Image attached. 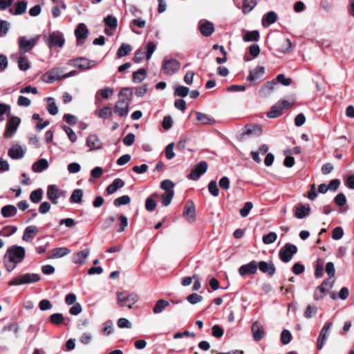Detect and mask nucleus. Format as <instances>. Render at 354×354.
<instances>
[{
	"instance_id": "nucleus-61",
	"label": "nucleus",
	"mask_w": 354,
	"mask_h": 354,
	"mask_svg": "<svg viewBox=\"0 0 354 354\" xmlns=\"http://www.w3.org/2000/svg\"><path fill=\"white\" fill-rule=\"evenodd\" d=\"M344 230L342 227H336L332 231V238L334 240H339L342 238Z\"/></svg>"
},
{
	"instance_id": "nucleus-28",
	"label": "nucleus",
	"mask_w": 354,
	"mask_h": 354,
	"mask_svg": "<svg viewBox=\"0 0 354 354\" xmlns=\"http://www.w3.org/2000/svg\"><path fill=\"white\" fill-rule=\"evenodd\" d=\"M260 53L259 46H250L248 52L243 55L244 62H250L256 58Z\"/></svg>"
},
{
	"instance_id": "nucleus-36",
	"label": "nucleus",
	"mask_w": 354,
	"mask_h": 354,
	"mask_svg": "<svg viewBox=\"0 0 354 354\" xmlns=\"http://www.w3.org/2000/svg\"><path fill=\"white\" fill-rule=\"evenodd\" d=\"M327 293L328 290L326 288L320 285L317 286L314 290L313 298L316 301L323 299Z\"/></svg>"
},
{
	"instance_id": "nucleus-17",
	"label": "nucleus",
	"mask_w": 354,
	"mask_h": 354,
	"mask_svg": "<svg viewBox=\"0 0 354 354\" xmlns=\"http://www.w3.org/2000/svg\"><path fill=\"white\" fill-rule=\"evenodd\" d=\"M27 9V1L25 0L17 1L12 8H10L9 12L15 15L24 14Z\"/></svg>"
},
{
	"instance_id": "nucleus-2",
	"label": "nucleus",
	"mask_w": 354,
	"mask_h": 354,
	"mask_svg": "<svg viewBox=\"0 0 354 354\" xmlns=\"http://www.w3.org/2000/svg\"><path fill=\"white\" fill-rule=\"evenodd\" d=\"M133 91L131 88H124L119 93V100L117 102L115 107V111L120 116H124L127 114L129 111V105L130 99L129 95H131Z\"/></svg>"
},
{
	"instance_id": "nucleus-44",
	"label": "nucleus",
	"mask_w": 354,
	"mask_h": 354,
	"mask_svg": "<svg viewBox=\"0 0 354 354\" xmlns=\"http://www.w3.org/2000/svg\"><path fill=\"white\" fill-rule=\"evenodd\" d=\"M47 102H48V106H47L48 112L52 115H56L58 113V108H57V106L56 105L54 98L48 97Z\"/></svg>"
},
{
	"instance_id": "nucleus-45",
	"label": "nucleus",
	"mask_w": 354,
	"mask_h": 354,
	"mask_svg": "<svg viewBox=\"0 0 354 354\" xmlns=\"http://www.w3.org/2000/svg\"><path fill=\"white\" fill-rule=\"evenodd\" d=\"M18 67L21 71H26L30 68V63L26 56H21L17 61Z\"/></svg>"
},
{
	"instance_id": "nucleus-10",
	"label": "nucleus",
	"mask_w": 354,
	"mask_h": 354,
	"mask_svg": "<svg viewBox=\"0 0 354 354\" xmlns=\"http://www.w3.org/2000/svg\"><path fill=\"white\" fill-rule=\"evenodd\" d=\"M332 326L333 323L331 322H327L322 328L317 338V346L318 350H321L324 347L329 336Z\"/></svg>"
},
{
	"instance_id": "nucleus-54",
	"label": "nucleus",
	"mask_w": 354,
	"mask_h": 354,
	"mask_svg": "<svg viewBox=\"0 0 354 354\" xmlns=\"http://www.w3.org/2000/svg\"><path fill=\"white\" fill-rule=\"evenodd\" d=\"M104 24L106 27H109L111 28H116L118 21L117 19L113 16L109 15L106 18H104Z\"/></svg>"
},
{
	"instance_id": "nucleus-11",
	"label": "nucleus",
	"mask_w": 354,
	"mask_h": 354,
	"mask_svg": "<svg viewBox=\"0 0 354 354\" xmlns=\"http://www.w3.org/2000/svg\"><path fill=\"white\" fill-rule=\"evenodd\" d=\"M77 74L75 71H72L65 75H60L57 69H53L46 73L44 75L45 81L48 83H53L62 77H69Z\"/></svg>"
},
{
	"instance_id": "nucleus-47",
	"label": "nucleus",
	"mask_w": 354,
	"mask_h": 354,
	"mask_svg": "<svg viewBox=\"0 0 354 354\" xmlns=\"http://www.w3.org/2000/svg\"><path fill=\"white\" fill-rule=\"evenodd\" d=\"M147 77V71L145 68H140L137 71H134V82L140 83Z\"/></svg>"
},
{
	"instance_id": "nucleus-64",
	"label": "nucleus",
	"mask_w": 354,
	"mask_h": 354,
	"mask_svg": "<svg viewBox=\"0 0 354 354\" xmlns=\"http://www.w3.org/2000/svg\"><path fill=\"white\" fill-rule=\"evenodd\" d=\"M156 207V202L151 197H148L145 201V208L149 212L153 211Z\"/></svg>"
},
{
	"instance_id": "nucleus-59",
	"label": "nucleus",
	"mask_w": 354,
	"mask_h": 354,
	"mask_svg": "<svg viewBox=\"0 0 354 354\" xmlns=\"http://www.w3.org/2000/svg\"><path fill=\"white\" fill-rule=\"evenodd\" d=\"M174 143H169L165 148V157L168 160H171L175 156V153L174 152Z\"/></svg>"
},
{
	"instance_id": "nucleus-1",
	"label": "nucleus",
	"mask_w": 354,
	"mask_h": 354,
	"mask_svg": "<svg viewBox=\"0 0 354 354\" xmlns=\"http://www.w3.org/2000/svg\"><path fill=\"white\" fill-rule=\"evenodd\" d=\"M26 256L25 248L14 245L8 248L3 256L4 267L8 272H12L17 265L21 263Z\"/></svg>"
},
{
	"instance_id": "nucleus-4",
	"label": "nucleus",
	"mask_w": 354,
	"mask_h": 354,
	"mask_svg": "<svg viewBox=\"0 0 354 354\" xmlns=\"http://www.w3.org/2000/svg\"><path fill=\"white\" fill-rule=\"evenodd\" d=\"M297 252V248L295 245L287 243L279 250V259L284 263L289 262L294 254Z\"/></svg>"
},
{
	"instance_id": "nucleus-31",
	"label": "nucleus",
	"mask_w": 354,
	"mask_h": 354,
	"mask_svg": "<svg viewBox=\"0 0 354 354\" xmlns=\"http://www.w3.org/2000/svg\"><path fill=\"white\" fill-rule=\"evenodd\" d=\"M124 182L120 178H115L111 185L106 188L108 194H113L116 192L119 189L123 187Z\"/></svg>"
},
{
	"instance_id": "nucleus-52",
	"label": "nucleus",
	"mask_w": 354,
	"mask_h": 354,
	"mask_svg": "<svg viewBox=\"0 0 354 354\" xmlns=\"http://www.w3.org/2000/svg\"><path fill=\"white\" fill-rule=\"evenodd\" d=\"M207 187H208V191L211 195H212L214 197H216L218 196L219 189L217 186V183H216V180H211L209 183Z\"/></svg>"
},
{
	"instance_id": "nucleus-56",
	"label": "nucleus",
	"mask_w": 354,
	"mask_h": 354,
	"mask_svg": "<svg viewBox=\"0 0 354 354\" xmlns=\"http://www.w3.org/2000/svg\"><path fill=\"white\" fill-rule=\"evenodd\" d=\"M50 321L55 325H59L64 322V317L62 313H54L50 316Z\"/></svg>"
},
{
	"instance_id": "nucleus-21",
	"label": "nucleus",
	"mask_w": 354,
	"mask_h": 354,
	"mask_svg": "<svg viewBox=\"0 0 354 354\" xmlns=\"http://www.w3.org/2000/svg\"><path fill=\"white\" fill-rule=\"evenodd\" d=\"M38 227L35 225H29L26 227L22 239L26 242H31L34 236L38 233Z\"/></svg>"
},
{
	"instance_id": "nucleus-19",
	"label": "nucleus",
	"mask_w": 354,
	"mask_h": 354,
	"mask_svg": "<svg viewBox=\"0 0 354 354\" xmlns=\"http://www.w3.org/2000/svg\"><path fill=\"white\" fill-rule=\"evenodd\" d=\"M8 154L12 159L19 160L24 156L25 151L21 145H15L8 150Z\"/></svg>"
},
{
	"instance_id": "nucleus-51",
	"label": "nucleus",
	"mask_w": 354,
	"mask_h": 354,
	"mask_svg": "<svg viewBox=\"0 0 354 354\" xmlns=\"http://www.w3.org/2000/svg\"><path fill=\"white\" fill-rule=\"evenodd\" d=\"M189 88L188 87L184 86H179L175 89L174 95L176 96L185 97L189 94Z\"/></svg>"
},
{
	"instance_id": "nucleus-43",
	"label": "nucleus",
	"mask_w": 354,
	"mask_h": 354,
	"mask_svg": "<svg viewBox=\"0 0 354 354\" xmlns=\"http://www.w3.org/2000/svg\"><path fill=\"white\" fill-rule=\"evenodd\" d=\"M131 197L128 195H124L120 197L115 198L113 201V205L118 207L122 205H128L131 203Z\"/></svg>"
},
{
	"instance_id": "nucleus-29",
	"label": "nucleus",
	"mask_w": 354,
	"mask_h": 354,
	"mask_svg": "<svg viewBox=\"0 0 354 354\" xmlns=\"http://www.w3.org/2000/svg\"><path fill=\"white\" fill-rule=\"evenodd\" d=\"M86 145L90 148V150L91 151L100 149L102 147V143L96 135L91 134L87 138Z\"/></svg>"
},
{
	"instance_id": "nucleus-33",
	"label": "nucleus",
	"mask_w": 354,
	"mask_h": 354,
	"mask_svg": "<svg viewBox=\"0 0 354 354\" xmlns=\"http://www.w3.org/2000/svg\"><path fill=\"white\" fill-rule=\"evenodd\" d=\"M17 212L15 206L7 205L3 206L1 209V213L4 218H8L15 216Z\"/></svg>"
},
{
	"instance_id": "nucleus-46",
	"label": "nucleus",
	"mask_w": 354,
	"mask_h": 354,
	"mask_svg": "<svg viewBox=\"0 0 354 354\" xmlns=\"http://www.w3.org/2000/svg\"><path fill=\"white\" fill-rule=\"evenodd\" d=\"M83 196V192L80 189H75L71 196V201L74 203H80L82 202Z\"/></svg>"
},
{
	"instance_id": "nucleus-8",
	"label": "nucleus",
	"mask_w": 354,
	"mask_h": 354,
	"mask_svg": "<svg viewBox=\"0 0 354 354\" xmlns=\"http://www.w3.org/2000/svg\"><path fill=\"white\" fill-rule=\"evenodd\" d=\"M265 74V68L261 66H257L254 69L250 71L247 77V81L256 85L261 82L263 76Z\"/></svg>"
},
{
	"instance_id": "nucleus-24",
	"label": "nucleus",
	"mask_w": 354,
	"mask_h": 354,
	"mask_svg": "<svg viewBox=\"0 0 354 354\" xmlns=\"http://www.w3.org/2000/svg\"><path fill=\"white\" fill-rule=\"evenodd\" d=\"M253 338L255 341H260L264 336V331L261 324L258 322H255L252 325L251 328Z\"/></svg>"
},
{
	"instance_id": "nucleus-13",
	"label": "nucleus",
	"mask_w": 354,
	"mask_h": 354,
	"mask_svg": "<svg viewBox=\"0 0 354 354\" xmlns=\"http://www.w3.org/2000/svg\"><path fill=\"white\" fill-rule=\"evenodd\" d=\"M183 215L187 221L190 223L195 221L196 207L192 201L189 200L186 203L183 209Z\"/></svg>"
},
{
	"instance_id": "nucleus-6",
	"label": "nucleus",
	"mask_w": 354,
	"mask_h": 354,
	"mask_svg": "<svg viewBox=\"0 0 354 354\" xmlns=\"http://www.w3.org/2000/svg\"><path fill=\"white\" fill-rule=\"evenodd\" d=\"M207 168L208 165L207 162L204 160L199 162L194 166L188 176V178L192 180H198L207 171Z\"/></svg>"
},
{
	"instance_id": "nucleus-49",
	"label": "nucleus",
	"mask_w": 354,
	"mask_h": 354,
	"mask_svg": "<svg viewBox=\"0 0 354 354\" xmlns=\"http://www.w3.org/2000/svg\"><path fill=\"white\" fill-rule=\"evenodd\" d=\"M17 230V227L16 226L8 225L0 230V236H9L15 233Z\"/></svg>"
},
{
	"instance_id": "nucleus-63",
	"label": "nucleus",
	"mask_w": 354,
	"mask_h": 354,
	"mask_svg": "<svg viewBox=\"0 0 354 354\" xmlns=\"http://www.w3.org/2000/svg\"><path fill=\"white\" fill-rule=\"evenodd\" d=\"M224 330L219 325H214L212 328V335L216 337L220 338L223 335Z\"/></svg>"
},
{
	"instance_id": "nucleus-25",
	"label": "nucleus",
	"mask_w": 354,
	"mask_h": 354,
	"mask_svg": "<svg viewBox=\"0 0 354 354\" xmlns=\"http://www.w3.org/2000/svg\"><path fill=\"white\" fill-rule=\"evenodd\" d=\"M58 189L59 187L55 185H50L47 188V198L55 205L58 203Z\"/></svg>"
},
{
	"instance_id": "nucleus-62",
	"label": "nucleus",
	"mask_w": 354,
	"mask_h": 354,
	"mask_svg": "<svg viewBox=\"0 0 354 354\" xmlns=\"http://www.w3.org/2000/svg\"><path fill=\"white\" fill-rule=\"evenodd\" d=\"M334 201L337 206L342 207L346 203V198L343 193H339L335 197Z\"/></svg>"
},
{
	"instance_id": "nucleus-15",
	"label": "nucleus",
	"mask_w": 354,
	"mask_h": 354,
	"mask_svg": "<svg viewBox=\"0 0 354 354\" xmlns=\"http://www.w3.org/2000/svg\"><path fill=\"white\" fill-rule=\"evenodd\" d=\"M88 29L84 23L79 24L75 30V35L79 43H84L88 37Z\"/></svg>"
},
{
	"instance_id": "nucleus-30",
	"label": "nucleus",
	"mask_w": 354,
	"mask_h": 354,
	"mask_svg": "<svg viewBox=\"0 0 354 354\" xmlns=\"http://www.w3.org/2000/svg\"><path fill=\"white\" fill-rule=\"evenodd\" d=\"M48 162L45 158L39 159L32 165V169L35 173H41L48 167Z\"/></svg>"
},
{
	"instance_id": "nucleus-50",
	"label": "nucleus",
	"mask_w": 354,
	"mask_h": 354,
	"mask_svg": "<svg viewBox=\"0 0 354 354\" xmlns=\"http://www.w3.org/2000/svg\"><path fill=\"white\" fill-rule=\"evenodd\" d=\"M277 238V235L274 232H270L268 234L264 235L262 238L263 243L269 245L273 243Z\"/></svg>"
},
{
	"instance_id": "nucleus-40",
	"label": "nucleus",
	"mask_w": 354,
	"mask_h": 354,
	"mask_svg": "<svg viewBox=\"0 0 354 354\" xmlns=\"http://www.w3.org/2000/svg\"><path fill=\"white\" fill-rule=\"evenodd\" d=\"M43 193L41 188L32 191L30 194V200L33 203H39L42 199Z\"/></svg>"
},
{
	"instance_id": "nucleus-48",
	"label": "nucleus",
	"mask_w": 354,
	"mask_h": 354,
	"mask_svg": "<svg viewBox=\"0 0 354 354\" xmlns=\"http://www.w3.org/2000/svg\"><path fill=\"white\" fill-rule=\"evenodd\" d=\"M174 195V191L165 192V193H163L161 196L162 205L165 207L168 206L171 203Z\"/></svg>"
},
{
	"instance_id": "nucleus-27",
	"label": "nucleus",
	"mask_w": 354,
	"mask_h": 354,
	"mask_svg": "<svg viewBox=\"0 0 354 354\" xmlns=\"http://www.w3.org/2000/svg\"><path fill=\"white\" fill-rule=\"evenodd\" d=\"M278 18L277 14L274 11H269L263 16L261 24L263 27H268L274 24Z\"/></svg>"
},
{
	"instance_id": "nucleus-23",
	"label": "nucleus",
	"mask_w": 354,
	"mask_h": 354,
	"mask_svg": "<svg viewBox=\"0 0 354 354\" xmlns=\"http://www.w3.org/2000/svg\"><path fill=\"white\" fill-rule=\"evenodd\" d=\"M277 86V82L274 80L267 82L259 90L260 95L263 97L268 96Z\"/></svg>"
},
{
	"instance_id": "nucleus-53",
	"label": "nucleus",
	"mask_w": 354,
	"mask_h": 354,
	"mask_svg": "<svg viewBox=\"0 0 354 354\" xmlns=\"http://www.w3.org/2000/svg\"><path fill=\"white\" fill-rule=\"evenodd\" d=\"M292 340V335L287 329H283L281 333V342L283 344H288Z\"/></svg>"
},
{
	"instance_id": "nucleus-34",
	"label": "nucleus",
	"mask_w": 354,
	"mask_h": 354,
	"mask_svg": "<svg viewBox=\"0 0 354 354\" xmlns=\"http://www.w3.org/2000/svg\"><path fill=\"white\" fill-rule=\"evenodd\" d=\"M263 130L261 126L259 124H249L245 126V130L243 132L244 135H251L256 134L260 135L261 134Z\"/></svg>"
},
{
	"instance_id": "nucleus-35",
	"label": "nucleus",
	"mask_w": 354,
	"mask_h": 354,
	"mask_svg": "<svg viewBox=\"0 0 354 354\" xmlns=\"http://www.w3.org/2000/svg\"><path fill=\"white\" fill-rule=\"evenodd\" d=\"M169 305V303L168 301L165 299H159L156 301L153 308V313L154 314H159L162 313Z\"/></svg>"
},
{
	"instance_id": "nucleus-7",
	"label": "nucleus",
	"mask_w": 354,
	"mask_h": 354,
	"mask_svg": "<svg viewBox=\"0 0 354 354\" xmlns=\"http://www.w3.org/2000/svg\"><path fill=\"white\" fill-rule=\"evenodd\" d=\"M180 68V63L176 59H165L161 71L167 75H172Z\"/></svg>"
},
{
	"instance_id": "nucleus-5",
	"label": "nucleus",
	"mask_w": 354,
	"mask_h": 354,
	"mask_svg": "<svg viewBox=\"0 0 354 354\" xmlns=\"http://www.w3.org/2000/svg\"><path fill=\"white\" fill-rule=\"evenodd\" d=\"M21 123V119L17 116H12L6 123L4 137L7 138H12Z\"/></svg>"
},
{
	"instance_id": "nucleus-26",
	"label": "nucleus",
	"mask_w": 354,
	"mask_h": 354,
	"mask_svg": "<svg viewBox=\"0 0 354 354\" xmlns=\"http://www.w3.org/2000/svg\"><path fill=\"white\" fill-rule=\"evenodd\" d=\"M196 120L203 125H207V124H214L216 123V120L210 117L209 115L201 113V112H196Z\"/></svg>"
},
{
	"instance_id": "nucleus-57",
	"label": "nucleus",
	"mask_w": 354,
	"mask_h": 354,
	"mask_svg": "<svg viewBox=\"0 0 354 354\" xmlns=\"http://www.w3.org/2000/svg\"><path fill=\"white\" fill-rule=\"evenodd\" d=\"M252 207L253 204L252 202H246L239 211L241 216L243 218L248 216Z\"/></svg>"
},
{
	"instance_id": "nucleus-3",
	"label": "nucleus",
	"mask_w": 354,
	"mask_h": 354,
	"mask_svg": "<svg viewBox=\"0 0 354 354\" xmlns=\"http://www.w3.org/2000/svg\"><path fill=\"white\" fill-rule=\"evenodd\" d=\"M41 280V277L37 273H26L19 275L8 283L9 286H21L35 283Z\"/></svg>"
},
{
	"instance_id": "nucleus-22",
	"label": "nucleus",
	"mask_w": 354,
	"mask_h": 354,
	"mask_svg": "<svg viewBox=\"0 0 354 354\" xmlns=\"http://www.w3.org/2000/svg\"><path fill=\"white\" fill-rule=\"evenodd\" d=\"M310 212V206L299 204L295 207V216L299 219H302L309 215Z\"/></svg>"
},
{
	"instance_id": "nucleus-38",
	"label": "nucleus",
	"mask_w": 354,
	"mask_h": 354,
	"mask_svg": "<svg viewBox=\"0 0 354 354\" xmlns=\"http://www.w3.org/2000/svg\"><path fill=\"white\" fill-rule=\"evenodd\" d=\"M275 39L279 42H281L282 41H283V44L285 43H286V44H289V45L292 44V42L290 41V40L288 38H286L284 37V35L280 32H275L272 34L268 35V39Z\"/></svg>"
},
{
	"instance_id": "nucleus-58",
	"label": "nucleus",
	"mask_w": 354,
	"mask_h": 354,
	"mask_svg": "<svg viewBox=\"0 0 354 354\" xmlns=\"http://www.w3.org/2000/svg\"><path fill=\"white\" fill-rule=\"evenodd\" d=\"M112 115V109L109 106H105L101 109L98 112V115L100 118L103 119H107L110 118Z\"/></svg>"
},
{
	"instance_id": "nucleus-14",
	"label": "nucleus",
	"mask_w": 354,
	"mask_h": 354,
	"mask_svg": "<svg viewBox=\"0 0 354 354\" xmlns=\"http://www.w3.org/2000/svg\"><path fill=\"white\" fill-rule=\"evenodd\" d=\"M258 268V262L257 261H252L247 264L241 266L239 268V273L241 276H245L247 274H254L257 272Z\"/></svg>"
},
{
	"instance_id": "nucleus-55",
	"label": "nucleus",
	"mask_w": 354,
	"mask_h": 354,
	"mask_svg": "<svg viewBox=\"0 0 354 354\" xmlns=\"http://www.w3.org/2000/svg\"><path fill=\"white\" fill-rule=\"evenodd\" d=\"M63 130L65 131V133L67 134L68 139L72 142H75L77 140V136L75 133V131L66 125L62 126Z\"/></svg>"
},
{
	"instance_id": "nucleus-37",
	"label": "nucleus",
	"mask_w": 354,
	"mask_h": 354,
	"mask_svg": "<svg viewBox=\"0 0 354 354\" xmlns=\"http://www.w3.org/2000/svg\"><path fill=\"white\" fill-rule=\"evenodd\" d=\"M259 38V32L258 30L248 31L243 35V41L245 42L257 41Z\"/></svg>"
},
{
	"instance_id": "nucleus-60",
	"label": "nucleus",
	"mask_w": 354,
	"mask_h": 354,
	"mask_svg": "<svg viewBox=\"0 0 354 354\" xmlns=\"http://www.w3.org/2000/svg\"><path fill=\"white\" fill-rule=\"evenodd\" d=\"M120 223H119V228L118 230V232H122L124 231L125 228L128 225V218L127 216L124 215H120L119 216Z\"/></svg>"
},
{
	"instance_id": "nucleus-12",
	"label": "nucleus",
	"mask_w": 354,
	"mask_h": 354,
	"mask_svg": "<svg viewBox=\"0 0 354 354\" xmlns=\"http://www.w3.org/2000/svg\"><path fill=\"white\" fill-rule=\"evenodd\" d=\"M156 46H147V48H140L134 55V62H139L144 58L149 60L156 50Z\"/></svg>"
},
{
	"instance_id": "nucleus-16",
	"label": "nucleus",
	"mask_w": 354,
	"mask_h": 354,
	"mask_svg": "<svg viewBox=\"0 0 354 354\" xmlns=\"http://www.w3.org/2000/svg\"><path fill=\"white\" fill-rule=\"evenodd\" d=\"M45 41L48 44H64L65 39L62 32L59 31L53 32L46 38Z\"/></svg>"
},
{
	"instance_id": "nucleus-18",
	"label": "nucleus",
	"mask_w": 354,
	"mask_h": 354,
	"mask_svg": "<svg viewBox=\"0 0 354 354\" xmlns=\"http://www.w3.org/2000/svg\"><path fill=\"white\" fill-rule=\"evenodd\" d=\"M258 268L263 273H268L269 276L272 277L274 274L276 268L272 262H266L261 261L258 263Z\"/></svg>"
},
{
	"instance_id": "nucleus-32",
	"label": "nucleus",
	"mask_w": 354,
	"mask_h": 354,
	"mask_svg": "<svg viewBox=\"0 0 354 354\" xmlns=\"http://www.w3.org/2000/svg\"><path fill=\"white\" fill-rule=\"evenodd\" d=\"M94 61H89L84 57L74 60V65L82 69H88L93 66Z\"/></svg>"
},
{
	"instance_id": "nucleus-9",
	"label": "nucleus",
	"mask_w": 354,
	"mask_h": 354,
	"mask_svg": "<svg viewBox=\"0 0 354 354\" xmlns=\"http://www.w3.org/2000/svg\"><path fill=\"white\" fill-rule=\"evenodd\" d=\"M198 29L204 37L211 36L215 30L214 24L205 19H201L198 23Z\"/></svg>"
},
{
	"instance_id": "nucleus-20",
	"label": "nucleus",
	"mask_w": 354,
	"mask_h": 354,
	"mask_svg": "<svg viewBox=\"0 0 354 354\" xmlns=\"http://www.w3.org/2000/svg\"><path fill=\"white\" fill-rule=\"evenodd\" d=\"M90 249L86 248L80 252L74 253L73 255V263L82 265L85 263L86 259L88 257Z\"/></svg>"
},
{
	"instance_id": "nucleus-41",
	"label": "nucleus",
	"mask_w": 354,
	"mask_h": 354,
	"mask_svg": "<svg viewBox=\"0 0 354 354\" xmlns=\"http://www.w3.org/2000/svg\"><path fill=\"white\" fill-rule=\"evenodd\" d=\"M281 107L276 103L272 107L270 111L266 115L269 118H276L282 115L283 111L280 109Z\"/></svg>"
},
{
	"instance_id": "nucleus-42",
	"label": "nucleus",
	"mask_w": 354,
	"mask_h": 354,
	"mask_svg": "<svg viewBox=\"0 0 354 354\" xmlns=\"http://www.w3.org/2000/svg\"><path fill=\"white\" fill-rule=\"evenodd\" d=\"M257 0H244L243 2L242 10L244 14L249 13L257 6Z\"/></svg>"
},
{
	"instance_id": "nucleus-39",
	"label": "nucleus",
	"mask_w": 354,
	"mask_h": 354,
	"mask_svg": "<svg viewBox=\"0 0 354 354\" xmlns=\"http://www.w3.org/2000/svg\"><path fill=\"white\" fill-rule=\"evenodd\" d=\"M71 252V250L65 247H60L55 248L53 250L52 257L55 259H58L63 257Z\"/></svg>"
}]
</instances>
